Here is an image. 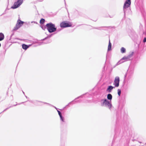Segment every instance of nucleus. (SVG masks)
I'll use <instances>...</instances> for the list:
<instances>
[{"label": "nucleus", "instance_id": "obj_2", "mask_svg": "<svg viewBox=\"0 0 146 146\" xmlns=\"http://www.w3.org/2000/svg\"><path fill=\"white\" fill-rule=\"evenodd\" d=\"M102 106L107 107L110 109L112 106L111 101H109L106 99H103L101 100Z\"/></svg>", "mask_w": 146, "mask_h": 146}, {"label": "nucleus", "instance_id": "obj_19", "mask_svg": "<svg viewBox=\"0 0 146 146\" xmlns=\"http://www.w3.org/2000/svg\"><path fill=\"white\" fill-rule=\"evenodd\" d=\"M34 22L35 23H36V22Z\"/></svg>", "mask_w": 146, "mask_h": 146}, {"label": "nucleus", "instance_id": "obj_16", "mask_svg": "<svg viewBox=\"0 0 146 146\" xmlns=\"http://www.w3.org/2000/svg\"><path fill=\"white\" fill-rule=\"evenodd\" d=\"M44 19H42L40 21V23L41 24H42L44 22Z\"/></svg>", "mask_w": 146, "mask_h": 146}, {"label": "nucleus", "instance_id": "obj_1", "mask_svg": "<svg viewBox=\"0 0 146 146\" xmlns=\"http://www.w3.org/2000/svg\"><path fill=\"white\" fill-rule=\"evenodd\" d=\"M46 26L47 29L50 33L53 32L56 30V29L55 27V25L52 23L47 24L46 25Z\"/></svg>", "mask_w": 146, "mask_h": 146}, {"label": "nucleus", "instance_id": "obj_18", "mask_svg": "<svg viewBox=\"0 0 146 146\" xmlns=\"http://www.w3.org/2000/svg\"><path fill=\"white\" fill-rule=\"evenodd\" d=\"M143 41L144 42H146V38H144Z\"/></svg>", "mask_w": 146, "mask_h": 146}, {"label": "nucleus", "instance_id": "obj_9", "mask_svg": "<svg viewBox=\"0 0 146 146\" xmlns=\"http://www.w3.org/2000/svg\"><path fill=\"white\" fill-rule=\"evenodd\" d=\"M113 87L111 86H110L108 87L107 89V91L109 92H111V90L113 88Z\"/></svg>", "mask_w": 146, "mask_h": 146}, {"label": "nucleus", "instance_id": "obj_17", "mask_svg": "<svg viewBox=\"0 0 146 146\" xmlns=\"http://www.w3.org/2000/svg\"><path fill=\"white\" fill-rule=\"evenodd\" d=\"M117 91H118V94L119 96H120L121 94V91L120 90L118 89L117 90Z\"/></svg>", "mask_w": 146, "mask_h": 146}, {"label": "nucleus", "instance_id": "obj_10", "mask_svg": "<svg viewBox=\"0 0 146 146\" xmlns=\"http://www.w3.org/2000/svg\"><path fill=\"white\" fill-rule=\"evenodd\" d=\"M107 98L108 100L110 101H111V100L112 99V96L110 94H109L108 95Z\"/></svg>", "mask_w": 146, "mask_h": 146}, {"label": "nucleus", "instance_id": "obj_12", "mask_svg": "<svg viewBox=\"0 0 146 146\" xmlns=\"http://www.w3.org/2000/svg\"><path fill=\"white\" fill-rule=\"evenodd\" d=\"M57 111L58 112V114L60 116L61 119L62 121H64L62 115L61 113L58 110H57Z\"/></svg>", "mask_w": 146, "mask_h": 146}, {"label": "nucleus", "instance_id": "obj_8", "mask_svg": "<svg viewBox=\"0 0 146 146\" xmlns=\"http://www.w3.org/2000/svg\"><path fill=\"white\" fill-rule=\"evenodd\" d=\"M127 58L126 57H123L116 64V65H119L121 63L123 62H124V61H122V60H125V61H127Z\"/></svg>", "mask_w": 146, "mask_h": 146}, {"label": "nucleus", "instance_id": "obj_13", "mask_svg": "<svg viewBox=\"0 0 146 146\" xmlns=\"http://www.w3.org/2000/svg\"><path fill=\"white\" fill-rule=\"evenodd\" d=\"M111 44L110 42V40L109 41V44L108 46V50H111Z\"/></svg>", "mask_w": 146, "mask_h": 146}, {"label": "nucleus", "instance_id": "obj_3", "mask_svg": "<svg viewBox=\"0 0 146 146\" xmlns=\"http://www.w3.org/2000/svg\"><path fill=\"white\" fill-rule=\"evenodd\" d=\"M23 0H18L17 2H15L13 5L11 7V8L16 9L22 3Z\"/></svg>", "mask_w": 146, "mask_h": 146}, {"label": "nucleus", "instance_id": "obj_7", "mask_svg": "<svg viewBox=\"0 0 146 146\" xmlns=\"http://www.w3.org/2000/svg\"><path fill=\"white\" fill-rule=\"evenodd\" d=\"M130 1L131 0H127L125 2L123 6L124 9H126L129 7L131 3Z\"/></svg>", "mask_w": 146, "mask_h": 146}, {"label": "nucleus", "instance_id": "obj_6", "mask_svg": "<svg viewBox=\"0 0 146 146\" xmlns=\"http://www.w3.org/2000/svg\"><path fill=\"white\" fill-rule=\"evenodd\" d=\"M119 77H117L115 78L114 85L115 86L117 87L119 86Z\"/></svg>", "mask_w": 146, "mask_h": 146}, {"label": "nucleus", "instance_id": "obj_14", "mask_svg": "<svg viewBox=\"0 0 146 146\" xmlns=\"http://www.w3.org/2000/svg\"><path fill=\"white\" fill-rule=\"evenodd\" d=\"M29 46H28L27 45L23 44L22 45V48L23 49L26 50L28 48Z\"/></svg>", "mask_w": 146, "mask_h": 146}, {"label": "nucleus", "instance_id": "obj_4", "mask_svg": "<svg viewBox=\"0 0 146 146\" xmlns=\"http://www.w3.org/2000/svg\"><path fill=\"white\" fill-rule=\"evenodd\" d=\"M23 22L21 21L20 20H18L16 26L14 28V30H16L19 29L23 23Z\"/></svg>", "mask_w": 146, "mask_h": 146}, {"label": "nucleus", "instance_id": "obj_15", "mask_svg": "<svg viewBox=\"0 0 146 146\" xmlns=\"http://www.w3.org/2000/svg\"><path fill=\"white\" fill-rule=\"evenodd\" d=\"M125 49L123 47H122L121 49V52L122 53H125Z\"/></svg>", "mask_w": 146, "mask_h": 146}, {"label": "nucleus", "instance_id": "obj_11", "mask_svg": "<svg viewBox=\"0 0 146 146\" xmlns=\"http://www.w3.org/2000/svg\"><path fill=\"white\" fill-rule=\"evenodd\" d=\"M4 38L3 34L2 33H0V41L3 40Z\"/></svg>", "mask_w": 146, "mask_h": 146}, {"label": "nucleus", "instance_id": "obj_5", "mask_svg": "<svg viewBox=\"0 0 146 146\" xmlns=\"http://www.w3.org/2000/svg\"><path fill=\"white\" fill-rule=\"evenodd\" d=\"M72 25L70 23H68L64 22H63L61 23L60 26L61 27H71Z\"/></svg>", "mask_w": 146, "mask_h": 146}]
</instances>
